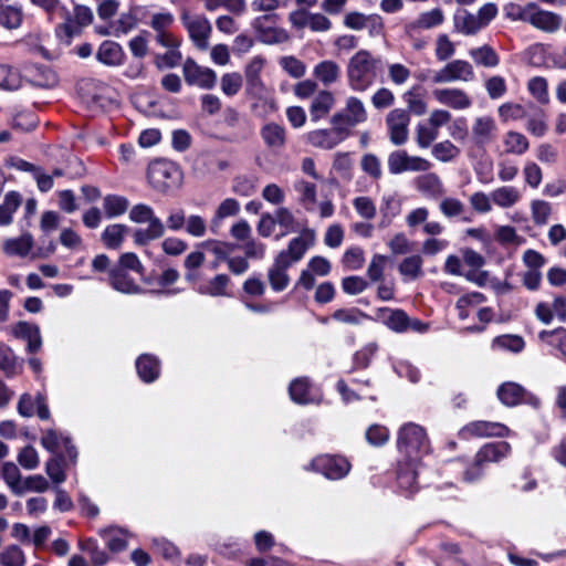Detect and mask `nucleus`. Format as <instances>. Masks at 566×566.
Masks as SVG:
<instances>
[{"instance_id": "nucleus-38", "label": "nucleus", "mask_w": 566, "mask_h": 566, "mask_svg": "<svg viewBox=\"0 0 566 566\" xmlns=\"http://www.w3.org/2000/svg\"><path fill=\"white\" fill-rule=\"evenodd\" d=\"M503 145L506 154L523 155L527 151L530 143L527 138L514 130L507 132L503 137Z\"/></svg>"}, {"instance_id": "nucleus-58", "label": "nucleus", "mask_w": 566, "mask_h": 566, "mask_svg": "<svg viewBox=\"0 0 566 566\" xmlns=\"http://www.w3.org/2000/svg\"><path fill=\"white\" fill-rule=\"evenodd\" d=\"M25 555L17 545H10L0 553L1 566H24Z\"/></svg>"}, {"instance_id": "nucleus-61", "label": "nucleus", "mask_w": 566, "mask_h": 566, "mask_svg": "<svg viewBox=\"0 0 566 566\" xmlns=\"http://www.w3.org/2000/svg\"><path fill=\"white\" fill-rule=\"evenodd\" d=\"M438 137L439 133L433 127H431L427 122L419 123L417 125L416 142L420 148H428Z\"/></svg>"}, {"instance_id": "nucleus-30", "label": "nucleus", "mask_w": 566, "mask_h": 566, "mask_svg": "<svg viewBox=\"0 0 566 566\" xmlns=\"http://www.w3.org/2000/svg\"><path fill=\"white\" fill-rule=\"evenodd\" d=\"M417 189L432 198H438L444 193V187L440 177L434 172L419 176L416 179Z\"/></svg>"}, {"instance_id": "nucleus-42", "label": "nucleus", "mask_w": 566, "mask_h": 566, "mask_svg": "<svg viewBox=\"0 0 566 566\" xmlns=\"http://www.w3.org/2000/svg\"><path fill=\"white\" fill-rule=\"evenodd\" d=\"M136 368L139 377L146 382L154 381L159 374L158 361L149 355L140 356L136 361Z\"/></svg>"}, {"instance_id": "nucleus-21", "label": "nucleus", "mask_w": 566, "mask_h": 566, "mask_svg": "<svg viewBox=\"0 0 566 566\" xmlns=\"http://www.w3.org/2000/svg\"><path fill=\"white\" fill-rule=\"evenodd\" d=\"M444 21V15L441 9H432L420 13L415 20L405 25V33L416 35L420 30H428L436 28Z\"/></svg>"}, {"instance_id": "nucleus-14", "label": "nucleus", "mask_w": 566, "mask_h": 566, "mask_svg": "<svg viewBox=\"0 0 566 566\" xmlns=\"http://www.w3.org/2000/svg\"><path fill=\"white\" fill-rule=\"evenodd\" d=\"M180 177V171L176 165L168 161H157L149 166L148 179L157 189L169 188Z\"/></svg>"}, {"instance_id": "nucleus-20", "label": "nucleus", "mask_w": 566, "mask_h": 566, "mask_svg": "<svg viewBox=\"0 0 566 566\" xmlns=\"http://www.w3.org/2000/svg\"><path fill=\"white\" fill-rule=\"evenodd\" d=\"M18 412L25 418L32 417L35 412L42 420L50 418V410L45 402L43 395L38 394L32 397L29 394H23L18 402Z\"/></svg>"}, {"instance_id": "nucleus-49", "label": "nucleus", "mask_w": 566, "mask_h": 566, "mask_svg": "<svg viewBox=\"0 0 566 566\" xmlns=\"http://www.w3.org/2000/svg\"><path fill=\"white\" fill-rule=\"evenodd\" d=\"M494 239L502 245H522L525 239L521 237L512 226H499L494 233Z\"/></svg>"}, {"instance_id": "nucleus-50", "label": "nucleus", "mask_w": 566, "mask_h": 566, "mask_svg": "<svg viewBox=\"0 0 566 566\" xmlns=\"http://www.w3.org/2000/svg\"><path fill=\"white\" fill-rule=\"evenodd\" d=\"M418 460L406 459L405 464H400L398 470V482L402 489H412L417 480V465Z\"/></svg>"}, {"instance_id": "nucleus-64", "label": "nucleus", "mask_w": 566, "mask_h": 566, "mask_svg": "<svg viewBox=\"0 0 566 566\" xmlns=\"http://www.w3.org/2000/svg\"><path fill=\"white\" fill-rule=\"evenodd\" d=\"M353 206L356 212L364 219L371 220L377 213V208L374 200L366 196L356 197L353 200Z\"/></svg>"}, {"instance_id": "nucleus-62", "label": "nucleus", "mask_w": 566, "mask_h": 566, "mask_svg": "<svg viewBox=\"0 0 566 566\" xmlns=\"http://www.w3.org/2000/svg\"><path fill=\"white\" fill-rule=\"evenodd\" d=\"M526 129L536 137H543L547 132L546 115L542 109H537L528 117Z\"/></svg>"}, {"instance_id": "nucleus-13", "label": "nucleus", "mask_w": 566, "mask_h": 566, "mask_svg": "<svg viewBox=\"0 0 566 566\" xmlns=\"http://www.w3.org/2000/svg\"><path fill=\"white\" fill-rule=\"evenodd\" d=\"M409 113L406 109L396 108L388 113L386 124L390 142L394 145H403L408 139Z\"/></svg>"}, {"instance_id": "nucleus-32", "label": "nucleus", "mask_w": 566, "mask_h": 566, "mask_svg": "<svg viewBox=\"0 0 566 566\" xmlns=\"http://www.w3.org/2000/svg\"><path fill=\"white\" fill-rule=\"evenodd\" d=\"M273 217L275 224H277L283 230L282 235H286L293 232H301L303 229L293 212L286 207H279L274 211Z\"/></svg>"}, {"instance_id": "nucleus-18", "label": "nucleus", "mask_w": 566, "mask_h": 566, "mask_svg": "<svg viewBox=\"0 0 566 566\" xmlns=\"http://www.w3.org/2000/svg\"><path fill=\"white\" fill-rule=\"evenodd\" d=\"M11 334L15 338L27 342V352L29 354L38 353L42 347L40 328L35 324L20 321L11 327Z\"/></svg>"}, {"instance_id": "nucleus-40", "label": "nucleus", "mask_w": 566, "mask_h": 566, "mask_svg": "<svg viewBox=\"0 0 566 566\" xmlns=\"http://www.w3.org/2000/svg\"><path fill=\"white\" fill-rule=\"evenodd\" d=\"M99 535L106 541L107 547L112 552H120L126 548V532L117 527L99 530Z\"/></svg>"}, {"instance_id": "nucleus-47", "label": "nucleus", "mask_w": 566, "mask_h": 566, "mask_svg": "<svg viewBox=\"0 0 566 566\" xmlns=\"http://www.w3.org/2000/svg\"><path fill=\"white\" fill-rule=\"evenodd\" d=\"M128 206V200L122 196L108 195L103 200V208L108 218L124 214Z\"/></svg>"}, {"instance_id": "nucleus-56", "label": "nucleus", "mask_w": 566, "mask_h": 566, "mask_svg": "<svg viewBox=\"0 0 566 566\" xmlns=\"http://www.w3.org/2000/svg\"><path fill=\"white\" fill-rule=\"evenodd\" d=\"M242 75L238 72L226 73L221 76L220 87L224 95L234 96L242 88Z\"/></svg>"}, {"instance_id": "nucleus-23", "label": "nucleus", "mask_w": 566, "mask_h": 566, "mask_svg": "<svg viewBox=\"0 0 566 566\" xmlns=\"http://www.w3.org/2000/svg\"><path fill=\"white\" fill-rule=\"evenodd\" d=\"M496 130L497 126L492 117L480 116L472 124V138L475 144L484 146L494 139Z\"/></svg>"}, {"instance_id": "nucleus-37", "label": "nucleus", "mask_w": 566, "mask_h": 566, "mask_svg": "<svg viewBox=\"0 0 566 566\" xmlns=\"http://www.w3.org/2000/svg\"><path fill=\"white\" fill-rule=\"evenodd\" d=\"M230 277L226 274H217L198 287V292L209 296H226Z\"/></svg>"}, {"instance_id": "nucleus-24", "label": "nucleus", "mask_w": 566, "mask_h": 566, "mask_svg": "<svg viewBox=\"0 0 566 566\" xmlns=\"http://www.w3.org/2000/svg\"><path fill=\"white\" fill-rule=\"evenodd\" d=\"M492 202L500 209H511L522 200V190L515 186H501L491 191Z\"/></svg>"}, {"instance_id": "nucleus-46", "label": "nucleus", "mask_w": 566, "mask_h": 566, "mask_svg": "<svg viewBox=\"0 0 566 566\" xmlns=\"http://www.w3.org/2000/svg\"><path fill=\"white\" fill-rule=\"evenodd\" d=\"M531 217L535 226L542 227L548 222L552 213L551 203L542 200L534 199L530 203Z\"/></svg>"}, {"instance_id": "nucleus-59", "label": "nucleus", "mask_w": 566, "mask_h": 566, "mask_svg": "<svg viewBox=\"0 0 566 566\" xmlns=\"http://www.w3.org/2000/svg\"><path fill=\"white\" fill-rule=\"evenodd\" d=\"M254 103L252 104V109L258 116L265 117L277 111V103L275 98L272 96V93L269 92L265 95L254 97Z\"/></svg>"}, {"instance_id": "nucleus-28", "label": "nucleus", "mask_w": 566, "mask_h": 566, "mask_svg": "<svg viewBox=\"0 0 566 566\" xmlns=\"http://www.w3.org/2000/svg\"><path fill=\"white\" fill-rule=\"evenodd\" d=\"M96 57L105 65L116 66L123 63L124 52L118 43L107 40L99 45Z\"/></svg>"}, {"instance_id": "nucleus-43", "label": "nucleus", "mask_w": 566, "mask_h": 566, "mask_svg": "<svg viewBox=\"0 0 566 566\" xmlns=\"http://www.w3.org/2000/svg\"><path fill=\"white\" fill-rule=\"evenodd\" d=\"M21 205V196L15 191L6 195L0 206V226H8L12 222V216Z\"/></svg>"}, {"instance_id": "nucleus-31", "label": "nucleus", "mask_w": 566, "mask_h": 566, "mask_svg": "<svg viewBox=\"0 0 566 566\" xmlns=\"http://www.w3.org/2000/svg\"><path fill=\"white\" fill-rule=\"evenodd\" d=\"M261 137L264 144L272 149H280L285 145L286 136L283 126L269 123L261 128Z\"/></svg>"}, {"instance_id": "nucleus-41", "label": "nucleus", "mask_w": 566, "mask_h": 566, "mask_svg": "<svg viewBox=\"0 0 566 566\" xmlns=\"http://www.w3.org/2000/svg\"><path fill=\"white\" fill-rule=\"evenodd\" d=\"M1 474L10 490L14 494L21 495L23 481L21 480V473L18 465L13 462H4L2 464Z\"/></svg>"}, {"instance_id": "nucleus-57", "label": "nucleus", "mask_w": 566, "mask_h": 566, "mask_svg": "<svg viewBox=\"0 0 566 566\" xmlns=\"http://www.w3.org/2000/svg\"><path fill=\"white\" fill-rule=\"evenodd\" d=\"M470 55L475 63L486 67H494L499 64L497 54L488 45L471 50Z\"/></svg>"}, {"instance_id": "nucleus-44", "label": "nucleus", "mask_w": 566, "mask_h": 566, "mask_svg": "<svg viewBox=\"0 0 566 566\" xmlns=\"http://www.w3.org/2000/svg\"><path fill=\"white\" fill-rule=\"evenodd\" d=\"M460 148L450 140H442L432 146V156L441 163H450L459 157Z\"/></svg>"}, {"instance_id": "nucleus-29", "label": "nucleus", "mask_w": 566, "mask_h": 566, "mask_svg": "<svg viewBox=\"0 0 566 566\" xmlns=\"http://www.w3.org/2000/svg\"><path fill=\"white\" fill-rule=\"evenodd\" d=\"M313 75L323 85L328 86L339 80L340 66L335 61L325 60L315 65Z\"/></svg>"}, {"instance_id": "nucleus-5", "label": "nucleus", "mask_w": 566, "mask_h": 566, "mask_svg": "<svg viewBox=\"0 0 566 566\" xmlns=\"http://www.w3.org/2000/svg\"><path fill=\"white\" fill-rule=\"evenodd\" d=\"M376 319L395 333L413 331L424 333L428 325L418 318H411L400 308L380 307L375 312Z\"/></svg>"}, {"instance_id": "nucleus-55", "label": "nucleus", "mask_w": 566, "mask_h": 566, "mask_svg": "<svg viewBox=\"0 0 566 566\" xmlns=\"http://www.w3.org/2000/svg\"><path fill=\"white\" fill-rule=\"evenodd\" d=\"M290 396L297 403H310L313 401L310 395V385L307 379L298 378L290 385Z\"/></svg>"}, {"instance_id": "nucleus-34", "label": "nucleus", "mask_w": 566, "mask_h": 566, "mask_svg": "<svg viewBox=\"0 0 566 566\" xmlns=\"http://www.w3.org/2000/svg\"><path fill=\"white\" fill-rule=\"evenodd\" d=\"M491 347L494 350H507L518 354L525 348V342L520 335L505 334L494 337Z\"/></svg>"}, {"instance_id": "nucleus-12", "label": "nucleus", "mask_w": 566, "mask_h": 566, "mask_svg": "<svg viewBox=\"0 0 566 566\" xmlns=\"http://www.w3.org/2000/svg\"><path fill=\"white\" fill-rule=\"evenodd\" d=\"M314 470L331 480H339L350 470L349 462L343 457L319 455L312 461Z\"/></svg>"}, {"instance_id": "nucleus-48", "label": "nucleus", "mask_w": 566, "mask_h": 566, "mask_svg": "<svg viewBox=\"0 0 566 566\" xmlns=\"http://www.w3.org/2000/svg\"><path fill=\"white\" fill-rule=\"evenodd\" d=\"M0 370L11 377L19 373V365L13 350L0 342Z\"/></svg>"}, {"instance_id": "nucleus-60", "label": "nucleus", "mask_w": 566, "mask_h": 566, "mask_svg": "<svg viewBox=\"0 0 566 566\" xmlns=\"http://www.w3.org/2000/svg\"><path fill=\"white\" fill-rule=\"evenodd\" d=\"M240 212V203L233 198H227L218 206L212 222L219 223L223 219L234 217Z\"/></svg>"}, {"instance_id": "nucleus-19", "label": "nucleus", "mask_w": 566, "mask_h": 566, "mask_svg": "<svg viewBox=\"0 0 566 566\" xmlns=\"http://www.w3.org/2000/svg\"><path fill=\"white\" fill-rule=\"evenodd\" d=\"M432 96L438 103L457 111L467 109L472 105L470 96L460 88H436Z\"/></svg>"}, {"instance_id": "nucleus-52", "label": "nucleus", "mask_w": 566, "mask_h": 566, "mask_svg": "<svg viewBox=\"0 0 566 566\" xmlns=\"http://www.w3.org/2000/svg\"><path fill=\"white\" fill-rule=\"evenodd\" d=\"M294 188L300 193V202L306 210H312L316 202V186L305 180H298L294 184Z\"/></svg>"}, {"instance_id": "nucleus-33", "label": "nucleus", "mask_w": 566, "mask_h": 566, "mask_svg": "<svg viewBox=\"0 0 566 566\" xmlns=\"http://www.w3.org/2000/svg\"><path fill=\"white\" fill-rule=\"evenodd\" d=\"M33 247L31 234L25 233L19 238L7 239L3 241V251L8 255L25 256Z\"/></svg>"}, {"instance_id": "nucleus-8", "label": "nucleus", "mask_w": 566, "mask_h": 566, "mask_svg": "<svg viewBox=\"0 0 566 566\" xmlns=\"http://www.w3.org/2000/svg\"><path fill=\"white\" fill-rule=\"evenodd\" d=\"M510 452L511 446L505 441L496 443H486L478 451L475 455L474 469H476V473L471 474L470 472H468L465 475V481L474 482L479 480L483 474L484 464L499 462L502 459L506 458L510 454Z\"/></svg>"}, {"instance_id": "nucleus-54", "label": "nucleus", "mask_w": 566, "mask_h": 566, "mask_svg": "<svg viewBox=\"0 0 566 566\" xmlns=\"http://www.w3.org/2000/svg\"><path fill=\"white\" fill-rule=\"evenodd\" d=\"M22 76L18 70L9 65H0V86L8 90H17L22 85Z\"/></svg>"}, {"instance_id": "nucleus-45", "label": "nucleus", "mask_w": 566, "mask_h": 566, "mask_svg": "<svg viewBox=\"0 0 566 566\" xmlns=\"http://www.w3.org/2000/svg\"><path fill=\"white\" fill-rule=\"evenodd\" d=\"M523 388L515 382H505L497 390L499 399L506 406L517 405L523 397Z\"/></svg>"}, {"instance_id": "nucleus-7", "label": "nucleus", "mask_w": 566, "mask_h": 566, "mask_svg": "<svg viewBox=\"0 0 566 566\" xmlns=\"http://www.w3.org/2000/svg\"><path fill=\"white\" fill-rule=\"evenodd\" d=\"M180 21L186 28L189 38L199 50H207L209 45V38L212 31L210 21L202 14L190 13L182 11Z\"/></svg>"}, {"instance_id": "nucleus-63", "label": "nucleus", "mask_w": 566, "mask_h": 566, "mask_svg": "<svg viewBox=\"0 0 566 566\" xmlns=\"http://www.w3.org/2000/svg\"><path fill=\"white\" fill-rule=\"evenodd\" d=\"M388 262V258L382 254H375L367 268V276L371 282H379L384 279V272Z\"/></svg>"}, {"instance_id": "nucleus-51", "label": "nucleus", "mask_w": 566, "mask_h": 566, "mask_svg": "<svg viewBox=\"0 0 566 566\" xmlns=\"http://www.w3.org/2000/svg\"><path fill=\"white\" fill-rule=\"evenodd\" d=\"M454 82H470L474 78L473 66L464 60H453L448 63Z\"/></svg>"}, {"instance_id": "nucleus-4", "label": "nucleus", "mask_w": 566, "mask_h": 566, "mask_svg": "<svg viewBox=\"0 0 566 566\" xmlns=\"http://www.w3.org/2000/svg\"><path fill=\"white\" fill-rule=\"evenodd\" d=\"M368 118V112L364 102L354 95L347 96L344 106L335 112L331 117V125H337L338 130H343L347 136L352 135V130L364 124Z\"/></svg>"}, {"instance_id": "nucleus-53", "label": "nucleus", "mask_w": 566, "mask_h": 566, "mask_svg": "<svg viewBox=\"0 0 566 566\" xmlns=\"http://www.w3.org/2000/svg\"><path fill=\"white\" fill-rule=\"evenodd\" d=\"M67 461L63 457H53L45 463V472L53 483H63L66 479L64 467Z\"/></svg>"}, {"instance_id": "nucleus-1", "label": "nucleus", "mask_w": 566, "mask_h": 566, "mask_svg": "<svg viewBox=\"0 0 566 566\" xmlns=\"http://www.w3.org/2000/svg\"><path fill=\"white\" fill-rule=\"evenodd\" d=\"M380 59L375 57L370 52L360 50L356 52L347 65L348 85L353 91L364 92L376 80Z\"/></svg>"}, {"instance_id": "nucleus-36", "label": "nucleus", "mask_w": 566, "mask_h": 566, "mask_svg": "<svg viewBox=\"0 0 566 566\" xmlns=\"http://www.w3.org/2000/svg\"><path fill=\"white\" fill-rule=\"evenodd\" d=\"M127 233V226L119 223L111 224L103 231L102 241L108 249H119Z\"/></svg>"}, {"instance_id": "nucleus-39", "label": "nucleus", "mask_w": 566, "mask_h": 566, "mask_svg": "<svg viewBox=\"0 0 566 566\" xmlns=\"http://www.w3.org/2000/svg\"><path fill=\"white\" fill-rule=\"evenodd\" d=\"M423 259L418 254L405 258L398 265L399 273L408 280H417L423 275Z\"/></svg>"}, {"instance_id": "nucleus-11", "label": "nucleus", "mask_w": 566, "mask_h": 566, "mask_svg": "<svg viewBox=\"0 0 566 566\" xmlns=\"http://www.w3.org/2000/svg\"><path fill=\"white\" fill-rule=\"evenodd\" d=\"M316 233L313 229L304 227L300 234L293 238L285 250L277 255H284L285 261L292 265L303 259L306 251L315 244Z\"/></svg>"}, {"instance_id": "nucleus-3", "label": "nucleus", "mask_w": 566, "mask_h": 566, "mask_svg": "<svg viewBox=\"0 0 566 566\" xmlns=\"http://www.w3.org/2000/svg\"><path fill=\"white\" fill-rule=\"evenodd\" d=\"M397 446L408 460H419L421 454L429 452V441L424 429L412 422L406 423L399 429Z\"/></svg>"}, {"instance_id": "nucleus-26", "label": "nucleus", "mask_w": 566, "mask_h": 566, "mask_svg": "<svg viewBox=\"0 0 566 566\" xmlns=\"http://www.w3.org/2000/svg\"><path fill=\"white\" fill-rule=\"evenodd\" d=\"M291 265L287 261H285L284 255H276L274 263L269 269L268 277L271 287L274 291H283L287 287L290 283V277L287 275V269Z\"/></svg>"}, {"instance_id": "nucleus-27", "label": "nucleus", "mask_w": 566, "mask_h": 566, "mask_svg": "<svg viewBox=\"0 0 566 566\" xmlns=\"http://www.w3.org/2000/svg\"><path fill=\"white\" fill-rule=\"evenodd\" d=\"M335 104L334 94L329 91H319L313 98L310 106V116L312 122H318L326 117Z\"/></svg>"}, {"instance_id": "nucleus-16", "label": "nucleus", "mask_w": 566, "mask_h": 566, "mask_svg": "<svg viewBox=\"0 0 566 566\" xmlns=\"http://www.w3.org/2000/svg\"><path fill=\"white\" fill-rule=\"evenodd\" d=\"M461 434L464 438L506 437L510 434V429L501 422L478 420L464 426Z\"/></svg>"}, {"instance_id": "nucleus-2", "label": "nucleus", "mask_w": 566, "mask_h": 566, "mask_svg": "<svg viewBox=\"0 0 566 566\" xmlns=\"http://www.w3.org/2000/svg\"><path fill=\"white\" fill-rule=\"evenodd\" d=\"M129 219L138 224H148L145 229L139 228L134 231L133 239L136 245H146L149 242L161 238L165 233V224L155 214L154 209L148 205H135L129 211Z\"/></svg>"}, {"instance_id": "nucleus-10", "label": "nucleus", "mask_w": 566, "mask_h": 566, "mask_svg": "<svg viewBox=\"0 0 566 566\" xmlns=\"http://www.w3.org/2000/svg\"><path fill=\"white\" fill-rule=\"evenodd\" d=\"M182 74L187 84L202 90H211L217 83V73L212 69L199 65L192 59L185 61Z\"/></svg>"}, {"instance_id": "nucleus-15", "label": "nucleus", "mask_w": 566, "mask_h": 566, "mask_svg": "<svg viewBox=\"0 0 566 566\" xmlns=\"http://www.w3.org/2000/svg\"><path fill=\"white\" fill-rule=\"evenodd\" d=\"M93 20L92 10L85 6H75L73 15L57 28V34L66 40L72 39L81 32L83 27L88 25Z\"/></svg>"}, {"instance_id": "nucleus-35", "label": "nucleus", "mask_w": 566, "mask_h": 566, "mask_svg": "<svg viewBox=\"0 0 566 566\" xmlns=\"http://www.w3.org/2000/svg\"><path fill=\"white\" fill-rule=\"evenodd\" d=\"M454 27L458 32L472 35L483 29V24L479 21L476 14L463 11L455 15Z\"/></svg>"}, {"instance_id": "nucleus-6", "label": "nucleus", "mask_w": 566, "mask_h": 566, "mask_svg": "<svg viewBox=\"0 0 566 566\" xmlns=\"http://www.w3.org/2000/svg\"><path fill=\"white\" fill-rule=\"evenodd\" d=\"M514 19H520L548 33L556 32L562 25L560 15L542 10L535 3H527L524 8H517V15H514Z\"/></svg>"}, {"instance_id": "nucleus-25", "label": "nucleus", "mask_w": 566, "mask_h": 566, "mask_svg": "<svg viewBox=\"0 0 566 566\" xmlns=\"http://www.w3.org/2000/svg\"><path fill=\"white\" fill-rule=\"evenodd\" d=\"M108 281L109 285L119 293L140 294L143 292V289L123 269H111Z\"/></svg>"}, {"instance_id": "nucleus-22", "label": "nucleus", "mask_w": 566, "mask_h": 566, "mask_svg": "<svg viewBox=\"0 0 566 566\" xmlns=\"http://www.w3.org/2000/svg\"><path fill=\"white\" fill-rule=\"evenodd\" d=\"M41 88L53 87L57 83L55 73L46 66L28 65L23 70L22 80Z\"/></svg>"}, {"instance_id": "nucleus-9", "label": "nucleus", "mask_w": 566, "mask_h": 566, "mask_svg": "<svg viewBox=\"0 0 566 566\" xmlns=\"http://www.w3.org/2000/svg\"><path fill=\"white\" fill-rule=\"evenodd\" d=\"M388 169L392 175H399L406 171H428L431 163L420 156H410L405 150H395L388 156Z\"/></svg>"}, {"instance_id": "nucleus-17", "label": "nucleus", "mask_w": 566, "mask_h": 566, "mask_svg": "<svg viewBox=\"0 0 566 566\" xmlns=\"http://www.w3.org/2000/svg\"><path fill=\"white\" fill-rule=\"evenodd\" d=\"M348 136L338 130L337 125H332L331 129H315L307 134L306 140L310 145L322 149H332L345 140Z\"/></svg>"}]
</instances>
